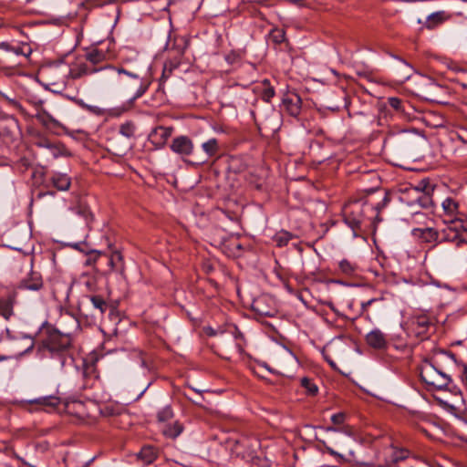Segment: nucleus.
I'll list each match as a JSON object with an SVG mask.
<instances>
[{
    "instance_id": "obj_27",
    "label": "nucleus",
    "mask_w": 467,
    "mask_h": 467,
    "mask_svg": "<svg viewBox=\"0 0 467 467\" xmlns=\"http://www.w3.org/2000/svg\"><path fill=\"white\" fill-rule=\"evenodd\" d=\"M433 192H422L415 196V202L422 208H430L433 205L431 194Z\"/></svg>"
},
{
    "instance_id": "obj_55",
    "label": "nucleus",
    "mask_w": 467,
    "mask_h": 467,
    "mask_svg": "<svg viewBox=\"0 0 467 467\" xmlns=\"http://www.w3.org/2000/svg\"><path fill=\"white\" fill-rule=\"evenodd\" d=\"M234 57H235V56H234V55H233V57L229 55V56H227V57H226V60H227L228 62H230V63H233V61H234Z\"/></svg>"
},
{
    "instance_id": "obj_36",
    "label": "nucleus",
    "mask_w": 467,
    "mask_h": 467,
    "mask_svg": "<svg viewBox=\"0 0 467 467\" xmlns=\"http://www.w3.org/2000/svg\"><path fill=\"white\" fill-rule=\"evenodd\" d=\"M441 205L444 212L449 215H452L458 209V203L451 198H446Z\"/></svg>"
},
{
    "instance_id": "obj_20",
    "label": "nucleus",
    "mask_w": 467,
    "mask_h": 467,
    "mask_svg": "<svg viewBox=\"0 0 467 467\" xmlns=\"http://www.w3.org/2000/svg\"><path fill=\"white\" fill-rule=\"evenodd\" d=\"M86 299L91 304L95 316H103L109 308V304L101 296H88Z\"/></svg>"
},
{
    "instance_id": "obj_32",
    "label": "nucleus",
    "mask_w": 467,
    "mask_h": 467,
    "mask_svg": "<svg viewBox=\"0 0 467 467\" xmlns=\"http://www.w3.org/2000/svg\"><path fill=\"white\" fill-rule=\"evenodd\" d=\"M292 237L293 235L289 232L281 231L275 235L274 240L281 247L286 245Z\"/></svg>"
},
{
    "instance_id": "obj_37",
    "label": "nucleus",
    "mask_w": 467,
    "mask_h": 467,
    "mask_svg": "<svg viewBox=\"0 0 467 467\" xmlns=\"http://www.w3.org/2000/svg\"><path fill=\"white\" fill-rule=\"evenodd\" d=\"M172 417H173V412L170 406H165L157 414L158 420L161 422L167 421V420H171Z\"/></svg>"
},
{
    "instance_id": "obj_33",
    "label": "nucleus",
    "mask_w": 467,
    "mask_h": 467,
    "mask_svg": "<svg viewBox=\"0 0 467 467\" xmlns=\"http://www.w3.org/2000/svg\"><path fill=\"white\" fill-rule=\"evenodd\" d=\"M415 231L420 232V237L426 242H432L439 237L438 232L432 228L416 229Z\"/></svg>"
},
{
    "instance_id": "obj_43",
    "label": "nucleus",
    "mask_w": 467,
    "mask_h": 467,
    "mask_svg": "<svg viewBox=\"0 0 467 467\" xmlns=\"http://www.w3.org/2000/svg\"><path fill=\"white\" fill-rule=\"evenodd\" d=\"M389 104L394 109L400 110V109H401L402 101L396 97H391V98H389Z\"/></svg>"
},
{
    "instance_id": "obj_42",
    "label": "nucleus",
    "mask_w": 467,
    "mask_h": 467,
    "mask_svg": "<svg viewBox=\"0 0 467 467\" xmlns=\"http://www.w3.org/2000/svg\"><path fill=\"white\" fill-rule=\"evenodd\" d=\"M345 420H346V413H344V412H338V413L333 414L331 416V421L333 422V424L337 425V426L343 424Z\"/></svg>"
},
{
    "instance_id": "obj_5",
    "label": "nucleus",
    "mask_w": 467,
    "mask_h": 467,
    "mask_svg": "<svg viewBox=\"0 0 467 467\" xmlns=\"http://www.w3.org/2000/svg\"><path fill=\"white\" fill-rule=\"evenodd\" d=\"M60 402V398L55 395L42 396L21 401L23 408L29 411L56 409L59 406Z\"/></svg>"
},
{
    "instance_id": "obj_59",
    "label": "nucleus",
    "mask_w": 467,
    "mask_h": 467,
    "mask_svg": "<svg viewBox=\"0 0 467 467\" xmlns=\"http://www.w3.org/2000/svg\"><path fill=\"white\" fill-rule=\"evenodd\" d=\"M462 87H463V88H467V82H463V83H462Z\"/></svg>"
},
{
    "instance_id": "obj_45",
    "label": "nucleus",
    "mask_w": 467,
    "mask_h": 467,
    "mask_svg": "<svg viewBox=\"0 0 467 467\" xmlns=\"http://www.w3.org/2000/svg\"><path fill=\"white\" fill-rule=\"evenodd\" d=\"M88 112L95 114L97 116H102L104 114V109L94 105H88V108L86 109Z\"/></svg>"
},
{
    "instance_id": "obj_14",
    "label": "nucleus",
    "mask_w": 467,
    "mask_h": 467,
    "mask_svg": "<svg viewBox=\"0 0 467 467\" xmlns=\"http://www.w3.org/2000/svg\"><path fill=\"white\" fill-rule=\"evenodd\" d=\"M268 301L272 300L265 296L255 298L252 303L253 310L260 316H273L275 309L268 304Z\"/></svg>"
},
{
    "instance_id": "obj_50",
    "label": "nucleus",
    "mask_w": 467,
    "mask_h": 467,
    "mask_svg": "<svg viewBox=\"0 0 467 467\" xmlns=\"http://www.w3.org/2000/svg\"><path fill=\"white\" fill-rule=\"evenodd\" d=\"M374 301L375 299H369L366 302L361 303L362 310H366Z\"/></svg>"
},
{
    "instance_id": "obj_2",
    "label": "nucleus",
    "mask_w": 467,
    "mask_h": 467,
    "mask_svg": "<svg viewBox=\"0 0 467 467\" xmlns=\"http://www.w3.org/2000/svg\"><path fill=\"white\" fill-rule=\"evenodd\" d=\"M70 345L71 337L68 334L53 331L37 345V351L42 358L57 357L63 366L65 363V352Z\"/></svg>"
},
{
    "instance_id": "obj_1",
    "label": "nucleus",
    "mask_w": 467,
    "mask_h": 467,
    "mask_svg": "<svg viewBox=\"0 0 467 467\" xmlns=\"http://www.w3.org/2000/svg\"><path fill=\"white\" fill-rule=\"evenodd\" d=\"M327 432L331 434L327 441H318L321 451L327 452L333 456L337 462H346L349 457L354 455V451L351 448L353 441L349 434L343 433L334 427H327Z\"/></svg>"
},
{
    "instance_id": "obj_58",
    "label": "nucleus",
    "mask_w": 467,
    "mask_h": 467,
    "mask_svg": "<svg viewBox=\"0 0 467 467\" xmlns=\"http://www.w3.org/2000/svg\"><path fill=\"white\" fill-rule=\"evenodd\" d=\"M79 245H80V244H74V247H75L76 249H79Z\"/></svg>"
},
{
    "instance_id": "obj_51",
    "label": "nucleus",
    "mask_w": 467,
    "mask_h": 467,
    "mask_svg": "<svg viewBox=\"0 0 467 467\" xmlns=\"http://www.w3.org/2000/svg\"><path fill=\"white\" fill-rule=\"evenodd\" d=\"M0 48H3L6 51H11L12 50V46H10L8 43H5V42H3L0 44Z\"/></svg>"
},
{
    "instance_id": "obj_24",
    "label": "nucleus",
    "mask_w": 467,
    "mask_h": 467,
    "mask_svg": "<svg viewBox=\"0 0 467 467\" xmlns=\"http://www.w3.org/2000/svg\"><path fill=\"white\" fill-rule=\"evenodd\" d=\"M202 149L207 158L213 157L220 150L218 140L214 138L209 139L202 144Z\"/></svg>"
},
{
    "instance_id": "obj_49",
    "label": "nucleus",
    "mask_w": 467,
    "mask_h": 467,
    "mask_svg": "<svg viewBox=\"0 0 467 467\" xmlns=\"http://www.w3.org/2000/svg\"><path fill=\"white\" fill-rule=\"evenodd\" d=\"M73 101L84 109L88 108V104H86L83 99H73Z\"/></svg>"
},
{
    "instance_id": "obj_61",
    "label": "nucleus",
    "mask_w": 467,
    "mask_h": 467,
    "mask_svg": "<svg viewBox=\"0 0 467 467\" xmlns=\"http://www.w3.org/2000/svg\"><path fill=\"white\" fill-rule=\"evenodd\" d=\"M67 98L73 100V97L72 96H67ZM74 99H76V98L74 97Z\"/></svg>"
},
{
    "instance_id": "obj_39",
    "label": "nucleus",
    "mask_w": 467,
    "mask_h": 467,
    "mask_svg": "<svg viewBox=\"0 0 467 467\" xmlns=\"http://www.w3.org/2000/svg\"><path fill=\"white\" fill-rule=\"evenodd\" d=\"M119 133L130 139L134 135V126L131 123L122 124L119 128Z\"/></svg>"
},
{
    "instance_id": "obj_15",
    "label": "nucleus",
    "mask_w": 467,
    "mask_h": 467,
    "mask_svg": "<svg viewBox=\"0 0 467 467\" xmlns=\"http://www.w3.org/2000/svg\"><path fill=\"white\" fill-rule=\"evenodd\" d=\"M351 206H346L344 209L345 223L352 229L354 234L357 235V231L360 230L362 223V216L358 211H350Z\"/></svg>"
},
{
    "instance_id": "obj_9",
    "label": "nucleus",
    "mask_w": 467,
    "mask_h": 467,
    "mask_svg": "<svg viewBox=\"0 0 467 467\" xmlns=\"http://www.w3.org/2000/svg\"><path fill=\"white\" fill-rule=\"evenodd\" d=\"M172 131L173 128L171 127L159 126L151 130L149 135V139L157 148H161L171 136Z\"/></svg>"
},
{
    "instance_id": "obj_11",
    "label": "nucleus",
    "mask_w": 467,
    "mask_h": 467,
    "mask_svg": "<svg viewBox=\"0 0 467 467\" xmlns=\"http://www.w3.org/2000/svg\"><path fill=\"white\" fill-rule=\"evenodd\" d=\"M368 345L376 349H384L388 346L387 336L379 328L371 330L366 336Z\"/></svg>"
},
{
    "instance_id": "obj_22",
    "label": "nucleus",
    "mask_w": 467,
    "mask_h": 467,
    "mask_svg": "<svg viewBox=\"0 0 467 467\" xmlns=\"http://www.w3.org/2000/svg\"><path fill=\"white\" fill-rule=\"evenodd\" d=\"M138 459L143 463V464H150L152 463L155 459L157 458V451L152 446H144L141 448L140 452L138 453Z\"/></svg>"
},
{
    "instance_id": "obj_38",
    "label": "nucleus",
    "mask_w": 467,
    "mask_h": 467,
    "mask_svg": "<svg viewBox=\"0 0 467 467\" xmlns=\"http://www.w3.org/2000/svg\"><path fill=\"white\" fill-rule=\"evenodd\" d=\"M270 37L275 44H281L285 41V31L283 29L275 28L271 31Z\"/></svg>"
},
{
    "instance_id": "obj_31",
    "label": "nucleus",
    "mask_w": 467,
    "mask_h": 467,
    "mask_svg": "<svg viewBox=\"0 0 467 467\" xmlns=\"http://www.w3.org/2000/svg\"><path fill=\"white\" fill-rule=\"evenodd\" d=\"M434 188L431 186L429 182L425 180H421L416 186L410 189V192L412 194L420 195L422 192H433Z\"/></svg>"
},
{
    "instance_id": "obj_54",
    "label": "nucleus",
    "mask_w": 467,
    "mask_h": 467,
    "mask_svg": "<svg viewBox=\"0 0 467 467\" xmlns=\"http://www.w3.org/2000/svg\"><path fill=\"white\" fill-rule=\"evenodd\" d=\"M325 358H326V360L329 363V365H330L331 367H333V368H334V367L336 366L335 362H334L330 358H328V357L325 356Z\"/></svg>"
},
{
    "instance_id": "obj_35",
    "label": "nucleus",
    "mask_w": 467,
    "mask_h": 467,
    "mask_svg": "<svg viewBox=\"0 0 467 467\" xmlns=\"http://www.w3.org/2000/svg\"><path fill=\"white\" fill-rule=\"evenodd\" d=\"M48 150L54 158L67 155V149L60 143H52Z\"/></svg>"
},
{
    "instance_id": "obj_60",
    "label": "nucleus",
    "mask_w": 467,
    "mask_h": 467,
    "mask_svg": "<svg viewBox=\"0 0 467 467\" xmlns=\"http://www.w3.org/2000/svg\"><path fill=\"white\" fill-rule=\"evenodd\" d=\"M405 134H406L405 131H402L400 134V137H403Z\"/></svg>"
},
{
    "instance_id": "obj_57",
    "label": "nucleus",
    "mask_w": 467,
    "mask_h": 467,
    "mask_svg": "<svg viewBox=\"0 0 467 467\" xmlns=\"http://www.w3.org/2000/svg\"><path fill=\"white\" fill-rule=\"evenodd\" d=\"M328 306H329V307L332 309V311H334L335 313H337V311L335 309V307L333 306V305H332V304H329Z\"/></svg>"
},
{
    "instance_id": "obj_3",
    "label": "nucleus",
    "mask_w": 467,
    "mask_h": 467,
    "mask_svg": "<svg viewBox=\"0 0 467 467\" xmlns=\"http://www.w3.org/2000/svg\"><path fill=\"white\" fill-rule=\"evenodd\" d=\"M121 90L130 94V101L140 98L149 88L150 82L137 72L119 67L118 79Z\"/></svg>"
},
{
    "instance_id": "obj_48",
    "label": "nucleus",
    "mask_w": 467,
    "mask_h": 467,
    "mask_svg": "<svg viewBox=\"0 0 467 467\" xmlns=\"http://www.w3.org/2000/svg\"><path fill=\"white\" fill-rule=\"evenodd\" d=\"M52 142H50L47 139H42L41 140H39L36 145L41 147V148H45L47 150L49 149V146H51Z\"/></svg>"
},
{
    "instance_id": "obj_34",
    "label": "nucleus",
    "mask_w": 467,
    "mask_h": 467,
    "mask_svg": "<svg viewBox=\"0 0 467 467\" xmlns=\"http://www.w3.org/2000/svg\"><path fill=\"white\" fill-rule=\"evenodd\" d=\"M301 386L306 389V393L311 396H315L317 391V386L308 378H303L301 379Z\"/></svg>"
},
{
    "instance_id": "obj_56",
    "label": "nucleus",
    "mask_w": 467,
    "mask_h": 467,
    "mask_svg": "<svg viewBox=\"0 0 467 467\" xmlns=\"http://www.w3.org/2000/svg\"><path fill=\"white\" fill-rule=\"evenodd\" d=\"M166 72H167V66L165 65L164 69H163V73H162V77H161V78H166V77H167V76H166Z\"/></svg>"
},
{
    "instance_id": "obj_13",
    "label": "nucleus",
    "mask_w": 467,
    "mask_h": 467,
    "mask_svg": "<svg viewBox=\"0 0 467 467\" xmlns=\"http://www.w3.org/2000/svg\"><path fill=\"white\" fill-rule=\"evenodd\" d=\"M95 74L98 75V80L103 84H110L118 79L119 67L106 66L97 67Z\"/></svg>"
},
{
    "instance_id": "obj_30",
    "label": "nucleus",
    "mask_w": 467,
    "mask_h": 467,
    "mask_svg": "<svg viewBox=\"0 0 467 467\" xmlns=\"http://www.w3.org/2000/svg\"><path fill=\"white\" fill-rule=\"evenodd\" d=\"M340 272L346 275H352L357 270V265L348 259H342L338 263Z\"/></svg>"
},
{
    "instance_id": "obj_47",
    "label": "nucleus",
    "mask_w": 467,
    "mask_h": 467,
    "mask_svg": "<svg viewBox=\"0 0 467 467\" xmlns=\"http://www.w3.org/2000/svg\"><path fill=\"white\" fill-rule=\"evenodd\" d=\"M284 351H285V354L286 356V358L288 361L296 364L297 363V358L294 355V353L292 351H290L288 348H284Z\"/></svg>"
},
{
    "instance_id": "obj_25",
    "label": "nucleus",
    "mask_w": 467,
    "mask_h": 467,
    "mask_svg": "<svg viewBox=\"0 0 467 467\" xmlns=\"http://www.w3.org/2000/svg\"><path fill=\"white\" fill-rule=\"evenodd\" d=\"M96 70V66H92L89 63H81L78 64L75 69H73L72 75L74 78H81L83 76L95 74Z\"/></svg>"
},
{
    "instance_id": "obj_28",
    "label": "nucleus",
    "mask_w": 467,
    "mask_h": 467,
    "mask_svg": "<svg viewBox=\"0 0 467 467\" xmlns=\"http://www.w3.org/2000/svg\"><path fill=\"white\" fill-rule=\"evenodd\" d=\"M182 425L176 421L173 425L165 427L163 429V434L166 437L175 439L182 432Z\"/></svg>"
},
{
    "instance_id": "obj_6",
    "label": "nucleus",
    "mask_w": 467,
    "mask_h": 467,
    "mask_svg": "<svg viewBox=\"0 0 467 467\" xmlns=\"http://www.w3.org/2000/svg\"><path fill=\"white\" fill-rule=\"evenodd\" d=\"M193 149L192 140L184 135L174 138L171 144V150L182 157L190 156L193 152Z\"/></svg>"
},
{
    "instance_id": "obj_40",
    "label": "nucleus",
    "mask_w": 467,
    "mask_h": 467,
    "mask_svg": "<svg viewBox=\"0 0 467 467\" xmlns=\"http://www.w3.org/2000/svg\"><path fill=\"white\" fill-rule=\"evenodd\" d=\"M409 455V451L405 450H395L391 456V461L397 462L405 460Z\"/></svg>"
},
{
    "instance_id": "obj_12",
    "label": "nucleus",
    "mask_w": 467,
    "mask_h": 467,
    "mask_svg": "<svg viewBox=\"0 0 467 467\" xmlns=\"http://www.w3.org/2000/svg\"><path fill=\"white\" fill-rule=\"evenodd\" d=\"M301 98L296 94L285 96L282 104L285 110L292 117H297L301 111Z\"/></svg>"
},
{
    "instance_id": "obj_21",
    "label": "nucleus",
    "mask_w": 467,
    "mask_h": 467,
    "mask_svg": "<svg viewBox=\"0 0 467 467\" xmlns=\"http://www.w3.org/2000/svg\"><path fill=\"white\" fill-rule=\"evenodd\" d=\"M17 125V120L13 116L0 114V134L12 132Z\"/></svg>"
},
{
    "instance_id": "obj_52",
    "label": "nucleus",
    "mask_w": 467,
    "mask_h": 467,
    "mask_svg": "<svg viewBox=\"0 0 467 467\" xmlns=\"http://www.w3.org/2000/svg\"><path fill=\"white\" fill-rule=\"evenodd\" d=\"M462 380L464 381V383L467 387V367L464 368L463 374H462Z\"/></svg>"
},
{
    "instance_id": "obj_46",
    "label": "nucleus",
    "mask_w": 467,
    "mask_h": 467,
    "mask_svg": "<svg viewBox=\"0 0 467 467\" xmlns=\"http://www.w3.org/2000/svg\"><path fill=\"white\" fill-rule=\"evenodd\" d=\"M26 48L28 50V52L30 53V48L28 47H26ZM25 49V47H12V50L11 52H14L15 54L16 55H24V56H27V54L26 53V51L24 50Z\"/></svg>"
},
{
    "instance_id": "obj_44",
    "label": "nucleus",
    "mask_w": 467,
    "mask_h": 467,
    "mask_svg": "<svg viewBox=\"0 0 467 467\" xmlns=\"http://www.w3.org/2000/svg\"><path fill=\"white\" fill-rule=\"evenodd\" d=\"M203 331L205 332V334L207 336H210V337H215V336H217L219 334H223V331L221 330L220 328L219 329H215V328H213V327H212L210 326L209 327H203Z\"/></svg>"
},
{
    "instance_id": "obj_17",
    "label": "nucleus",
    "mask_w": 467,
    "mask_h": 467,
    "mask_svg": "<svg viewBox=\"0 0 467 467\" xmlns=\"http://www.w3.org/2000/svg\"><path fill=\"white\" fill-rule=\"evenodd\" d=\"M450 17L451 16L443 10L434 12L427 16L423 23V27L427 29H434L450 19Z\"/></svg>"
},
{
    "instance_id": "obj_29",
    "label": "nucleus",
    "mask_w": 467,
    "mask_h": 467,
    "mask_svg": "<svg viewBox=\"0 0 467 467\" xmlns=\"http://www.w3.org/2000/svg\"><path fill=\"white\" fill-rule=\"evenodd\" d=\"M262 90L261 97L264 101L269 102L271 99L275 96V89L272 86H270V82L268 79H264L262 81Z\"/></svg>"
},
{
    "instance_id": "obj_18",
    "label": "nucleus",
    "mask_w": 467,
    "mask_h": 467,
    "mask_svg": "<svg viewBox=\"0 0 467 467\" xmlns=\"http://www.w3.org/2000/svg\"><path fill=\"white\" fill-rule=\"evenodd\" d=\"M399 64L394 68V74L397 78V80L400 82H404L408 80L413 74V67L405 60L401 58H398Z\"/></svg>"
},
{
    "instance_id": "obj_10",
    "label": "nucleus",
    "mask_w": 467,
    "mask_h": 467,
    "mask_svg": "<svg viewBox=\"0 0 467 467\" xmlns=\"http://www.w3.org/2000/svg\"><path fill=\"white\" fill-rule=\"evenodd\" d=\"M43 287V280L40 274L31 272L29 276L22 279L17 285L16 289L38 291Z\"/></svg>"
},
{
    "instance_id": "obj_4",
    "label": "nucleus",
    "mask_w": 467,
    "mask_h": 467,
    "mask_svg": "<svg viewBox=\"0 0 467 467\" xmlns=\"http://www.w3.org/2000/svg\"><path fill=\"white\" fill-rule=\"evenodd\" d=\"M420 378L427 385L437 389H449L452 393H460L457 387L451 385V377L439 370L431 363H425L420 369Z\"/></svg>"
},
{
    "instance_id": "obj_19",
    "label": "nucleus",
    "mask_w": 467,
    "mask_h": 467,
    "mask_svg": "<svg viewBox=\"0 0 467 467\" xmlns=\"http://www.w3.org/2000/svg\"><path fill=\"white\" fill-rule=\"evenodd\" d=\"M51 183L58 191H67L71 185V179L66 173L53 172L50 177Z\"/></svg>"
},
{
    "instance_id": "obj_41",
    "label": "nucleus",
    "mask_w": 467,
    "mask_h": 467,
    "mask_svg": "<svg viewBox=\"0 0 467 467\" xmlns=\"http://www.w3.org/2000/svg\"><path fill=\"white\" fill-rule=\"evenodd\" d=\"M122 261V256L120 254V253L119 252H114L110 257H109V265H110V267L112 269H115L118 267V263L121 262Z\"/></svg>"
},
{
    "instance_id": "obj_26",
    "label": "nucleus",
    "mask_w": 467,
    "mask_h": 467,
    "mask_svg": "<svg viewBox=\"0 0 467 467\" xmlns=\"http://www.w3.org/2000/svg\"><path fill=\"white\" fill-rule=\"evenodd\" d=\"M86 58L89 64L95 66L105 59V54L99 49H91L86 53Z\"/></svg>"
},
{
    "instance_id": "obj_53",
    "label": "nucleus",
    "mask_w": 467,
    "mask_h": 467,
    "mask_svg": "<svg viewBox=\"0 0 467 467\" xmlns=\"http://www.w3.org/2000/svg\"><path fill=\"white\" fill-rule=\"evenodd\" d=\"M27 339L29 340L30 345L27 347V348L25 350V352H27L28 350L32 349L33 347H34V342H33L32 338L31 337H27Z\"/></svg>"
},
{
    "instance_id": "obj_16",
    "label": "nucleus",
    "mask_w": 467,
    "mask_h": 467,
    "mask_svg": "<svg viewBox=\"0 0 467 467\" xmlns=\"http://www.w3.org/2000/svg\"><path fill=\"white\" fill-rule=\"evenodd\" d=\"M431 326V322L426 316L416 317L410 323L411 330L417 337L424 336Z\"/></svg>"
},
{
    "instance_id": "obj_8",
    "label": "nucleus",
    "mask_w": 467,
    "mask_h": 467,
    "mask_svg": "<svg viewBox=\"0 0 467 467\" xmlns=\"http://www.w3.org/2000/svg\"><path fill=\"white\" fill-rule=\"evenodd\" d=\"M16 300V292H9L5 295H0V316L5 320H9L14 316V306Z\"/></svg>"
},
{
    "instance_id": "obj_23",
    "label": "nucleus",
    "mask_w": 467,
    "mask_h": 467,
    "mask_svg": "<svg viewBox=\"0 0 467 467\" xmlns=\"http://www.w3.org/2000/svg\"><path fill=\"white\" fill-rule=\"evenodd\" d=\"M36 119L39 123H41L46 128H54L58 127L60 124L59 122L55 119L49 113H47L46 110H40L36 115Z\"/></svg>"
},
{
    "instance_id": "obj_7",
    "label": "nucleus",
    "mask_w": 467,
    "mask_h": 467,
    "mask_svg": "<svg viewBox=\"0 0 467 467\" xmlns=\"http://www.w3.org/2000/svg\"><path fill=\"white\" fill-rule=\"evenodd\" d=\"M460 229L465 230L462 221L459 218L451 221V224L445 228L441 234L442 241L453 242L460 244L463 240L460 236Z\"/></svg>"
}]
</instances>
